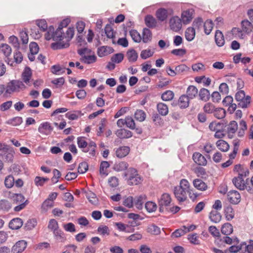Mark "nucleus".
Instances as JSON below:
<instances>
[{"instance_id":"nucleus-59","label":"nucleus","mask_w":253,"mask_h":253,"mask_svg":"<svg viewBox=\"0 0 253 253\" xmlns=\"http://www.w3.org/2000/svg\"><path fill=\"white\" fill-rule=\"evenodd\" d=\"M215 109L214 105L210 102L207 103L203 107L204 112L208 114L212 113Z\"/></svg>"},{"instance_id":"nucleus-64","label":"nucleus","mask_w":253,"mask_h":253,"mask_svg":"<svg viewBox=\"0 0 253 253\" xmlns=\"http://www.w3.org/2000/svg\"><path fill=\"white\" fill-rule=\"evenodd\" d=\"M14 182V177L11 175H8L5 177L4 180V184L6 187L8 188H11Z\"/></svg>"},{"instance_id":"nucleus-63","label":"nucleus","mask_w":253,"mask_h":253,"mask_svg":"<svg viewBox=\"0 0 253 253\" xmlns=\"http://www.w3.org/2000/svg\"><path fill=\"white\" fill-rule=\"evenodd\" d=\"M48 228L51 230L53 232L59 229L57 221L54 219H50L48 223Z\"/></svg>"},{"instance_id":"nucleus-62","label":"nucleus","mask_w":253,"mask_h":253,"mask_svg":"<svg viewBox=\"0 0 253 253\" xmlns=\"http://www.w3.org/2000/svg\"><path fill=\"white\" fill-rule=\"evenodd\" d=\"M36 24L43 32H45L48 29L46 21L44 19L37 20Z\"/></svg>"},{"instance_id":"nucleus-52","label":"nucleus","mask_w":253,"mask_h":253,"mask_svg":"<svg viewBox=\"0 0 253 253\" xmlns=\"http://www.w3.org/2000/svg\"><path fill=\"white\" fill-rule=\"evenodd\" d=\"M11 208V204L7 200H0V210L8 211Z\"/></svg>"},{"instance_id":"nucleus-9","label":"nucleus","mask_w":253,"mask_h":253,"mask_svg":"<svg viewBox=\"0 0 253 253\" xmlns=\"http://www.w3.org/2000/svg\"><path fill=\"white\" fill-rule=\"evenodd\" d=\"M192 158L194 162L199 166H205L207 164V161L205 157L199 152L194 153Z\"/></svg>"},{"instance_id":"nucleus-39","label":"nucleus","mask_w":253,"mask_h":253,"mask_svg":"<svg viewBox=\"0 0 253 253\" xmlns=\"http://www.w3.org/2000/svg\"><path fill=\"white\" fill-rule=\"evenodd\" d=\"M146 199L145 195H140L137 197L134 201V204L136 208L138 210H141L143 207V204Z\"/></svg>"},{"instance_id":"nucleus-37","label":"nucleus","mask_w":253,"mask_h":253,"mask_svg":"<svg viewBox=\"0 0 253 253\" xmlns=\"http://www.w3.org/2000/svg\"><path fill=\"white\" fill-rule=\"evenodd\" d=\"M233 231V226L229 223H224L221 228V233L225 235H230Z\"/></svg>"},{"instance_id":"nucleus-53","label":"nucleus","mask_w":253,"mask_h":253,"mask_svg":"<svg viewBox=\"0 0 253 253\" xmlns=\"http://www.w3.org/2000/svg\"><path fill=\"white\" fill-rule=\"evenodd\" d=\"M134 117L136 120L139 122H143L146 118V114L142 110H137L134 114Z\"/></svg>"},{"instance_id":"nucleus-6","label":"nucleus","mask_w":253,"mask_h":253,"mask_svg":"<svg viewBox=\"0 0 253 253\" xmlns=\"http://www.w3.org/2000/svg\"><path fill=\"white\" fill-rule=\"evenodd\" d=\"M27 246V243L25 240H20L17 242L12 247V253H21Z\"/></svg>"},{"instance_id":"nucleus-31","label":"nucleus","mask_w":253,"mask_h":253,"mask_svg":"<svg viewBox=\"0 0 253 253\" xmlns=\"http://www.w3.org/2000/svg\"><path fill=\"white\" fill-rule=\"evenodd\" d=\"M190 99L186 95H182L180 96L179 101V106L180 108H186L189 106V100Z\"/></svg>"},{"instance_id":"nucleus-54","label":"nucleus","mask_w":253,"mask_h":253,"mask_svg":"<svg viewBox=\"0 0 253 253\" xmlns=\"http://www.w3.org/2000/svg\"><path fill=\"white\" fill-rule=\"evenodd\" d=\"M23 122V119L21 117H16L8 120L7 123L13 126H19Z\"/></svg>"},{"instance_id":"nucleus-19","label":"nucleus","mask_w":253,"mask_h":253,"mask_svg":"<svg viewBox=\"0 0 253 253\" xmlns=\"http://www.w3.org/2000/svg\"><path fill=\"white\" fill-rule=\"evenodd\" d=\"M199 99L204 102H207L209 100L211 95L210 91L206 88H201L199 92Z\"/></svg>"},{"instance_id":"nucleus-12","label":"nucleus","mask_w":253,"mask_h":253,"mask_svg":"<svg viewBox=\"0 0 253 253\" xmlns=\"http://www.w3.org/2000/svg\"><path fill=\"white\" fill-rule=\"evenodd\" d=\"M171 202V199L170 195L168 193H164L159 200L158 205L167 207L169 205Z\"/></svg>"},{"instance_id":"nucleus-35","label":"nucleus","mask_w":253,"mask_h":253,"mask_svg":"<svg viewBox=\"0 0 253 253\" xmlns=\"http://www.w3.org/2000/svg\"><path fill=\"white\" fill-rule=\"evenodd\" d=\"M7 197L13 199L14 202L17 204L18 202L24 203L25 200L24 196L21 194H14L9 192Z\"/></svg>"},{"instance_id":"nucleus-7","label":"nucleus","mask_w":253,"mask_h":253,"mask_svg":"<svg viewBox=\"0 0 253 253\" xmlns=\"http://www.w3.org/2000/svg\"><path fill=\"white\" fill-rule=\"evenodd\" d=\"M53 129V127L47 122L41 124L38 128V131L40 133L46 135L50 134Z\"/></svg>"},{"instance_id":"nucleus-43","label":"nucleus","mask_w":253,"mask_h":253,"mask_svg":"<svg viewBox=\"0 0 253 253\" xmlns=\"http://www.w3.org/2000/svg\"><path fill=\"white\" fill-rule=\"evenodd\" d=\"M86 197L89 202L93 205H97L98 203V200L96 194L91 191L86 192Z\"/></svg>"},{"instance_id":"nucleus-30","label":"nucleus","mask_w":253,"mask_h":253,"mask_svg":"<svg viewBox=\"0 0 253 253\" xmlns=\"http://www.w3.org/2000/svg\"><path fill=\"white\" fill-rule=\"evenodd\" d=\"M80 60L84 63L90 64L96 61L97 57L94 54L92 55H84V56L81 57Z\"/></svg>"},{"instance_id":"nucleus-29","label":"nucleus","mask_w":253,"mask_h":253,"mask_svg":"<svg viewBox=\"0 0 253 253\" xmlns=\"http://www.w3.org/2000/svg\"><path fill=\"white\" fill-rule=\"evenodd\" d=\"M53 233L54 238L57 242L63 243L66 241V238L65 236V234L60 229L54 231Z\"/></svg>"},{"instance_id":"nucleus-58","label":"nucleus","mask_w":253,"mask_h":253,"mask_svg":"<svg viewBox=\"0 0 253 253\" xmlns=\"http://www.w3.org/2000/svg\"><path fill=\"white\" fill-rule=\"evenodd\" d=\"M124 55L122 53H118L114 54L111 58V61L115 63H120L124 59Z\"/></svg>"},{"instance_id":"nucleus-4","label":"nucleus","mask_w":253,"mask_h":253,"mask_svg":"<svg viewBox=\"0 0 253 253\" xmlns=\"http://www.w3.org/2000/svg\"><path fill=\"white\" fill-rule=\"evenodd\" d=\"M246 181L243 179V174H238V176L232 179V183L238 189L244 190L246 188Z\"/></svg>"},{"instance_id":"nucleus-22","label":"nucleus","mask_w":253,"mask_h":253,"mask_svg":"<svg viewBox=\"0 0 253 253\" xmlns=\"http://www.w3.org/2000/svg\"><path fill=\"white\" fill-rule=\"evenodd\" d=\"M241 25L243 31L247 34L251 33L253 29L252 23L248 20H243Z\"/></svg>"},{"instance_id":"nucleus-13","label":"nucleus","mask_w":253,"mask_h":253,"mask_svg":"<svg viewBox=\"0 0 253 253\" xmlns=\"http://www.w3.org/2000/svg\"><path fill=\"white\" fill-rule=\"evenodd\" d=\"M32 71L30 68L26 67L22 74V79L23 82L29 85H31V84H29V83L32 77Z\"/></svg>"},{"instance_id":"nucleus-51","label":"nucleus","mask_w":253,"mask_h":253,"mask_svg":"<svg viewBox=\"0 0 253 253\" xmlns=\"http://www.w3.org/2000/svg\"><path fill=\"white\" fill-rule=\"evenodd\" d=\"M226 115L225 110L222 108H216L214 111V116L218 119H221L225 117Z\"/></svg>"},{"instance_id":"nucleus-36","label":"nucleus","mask_w":253,"mask_h":253,"mask_svg":"<svg viewBox=\"0 0 253 253\" xmlns=\"http://www.w3.org/2000/svg\"><path fill=\"white\" fill-rule=\"evenodd\" d=\"M128 164L126 162H119L116 163L113 167V169L117 171H121L127 169Z\"/></svg>"},{"instance_id":"nucleus-27","label":"nucleus","mask_w":253,"mask_h":253,"mask_svg":"<svg viewBox=\"0 0 253 253\" xmlns=\"http://www.w3.org/2000/svg\"><path fill=\"white\" fill-rule=\"evenodd\" d=\"M145 23L146 25L150 28H154L157 25V21L155 18L151 15H147L145 17Z\"/></svg>"},{"instance_id":"nucleus-61","label":"nucleus","mask_w":253,"mask_h":253,"mask_svg":"<svg viewBox=\"0 0 253 253\" xmlns=\"http://www.w3.org/2000/svg\"><path fill=\"white\" fill-rule=\"evenodd\" d=\"M145 207L146 210L149 212H152L155 211L157 207L156 203L151 201L146 202L145 203Z\"/></svg>"},{"instance_id":"nucleus-15","label":"nucleus","mask_w":253,"mask_h":253,"mask_svg":"<svg viewBox=\"0 0 253 253\" xmlns=\"http://www.w3.org/2000/svg\"><path fill=\"white\" fill-rule=\"evenodd\" d=\"M23 221L20 218L12 219L9 223V227L12 230L19 229L23 225Z\"/></svg>"},{"instance_id":"nucleus-40","label":"nucleus","mask_w":253,"mask_h":253,"mask_svg":"<svg viewBox=\"0 0 253 253\" xmlns=\"http://www.w3.org/2000/svg\"><path fill=\"white\" fill-rule=\"evenodd\" d=\"M174 96V92L170 90H166L161 95V98L164 101H171Z\"/></svg>"},{"instance_id":"nucleus-10","label":"nucleus","mask_w":253,"mask_h":253,"mask_svg":"<svg viewBox=\"0 0 253 253\" xmlns=\"http://www.w3.org/2000/svg\"><path fill=\"white\" fill-rule=\"evenodd\" d=\"M193 18V10H186L184 11L181 14V21L184 24H187L190 22Z\"/></svg>"},{"instance_id":"nucleus-60","label":"nucleus","mask_w":253,"mask_h":253,"mask_svg":"<svg viewBox=\"0 0 253 253\" xmlns=\"http://www.w3.org/2000/svg\"><path fill=\"white\" fill-rule=\"evenodd\" d=\"M154 53V52L150 49L142 50L140 53V57L143 59H146L152 56Z\"/></svg>"},{"instance_id":"nucleus-34","label":"nucleus","mask_w":253,"mask_h":253,"mask_svg":"<svg viewBox=\"0 0 253 253\" xmlns=\"http://www.w3.org/2000/svg\"><path fill=\"white\" fill-rule=\"evenodd\" d=\"M185 39L188 42L194 40L195 37V30L194 27H188L185 32Z\"/></svg>"},{"instance_id":"nucleus-32","label":"nucleus","mask_w":253,"mask_h":253,"mask_svg":"<svg viewBox=\"0 0 253 253\" xmlns=\"http://www.w3.org/2000/svg\"><path fill=\"white\" fill-rule=\"evenodd\" d=\"M221 215L216 211H212L209 214V218L214 223H218L221 219Z\"/></svg>"},{"instance_id":"nucleus-45","label":"nucleus","mask_w":253,"mask_h":253,"mask_svg":"<svg viewBox=\"0 0 253 253\" xmlns=\"http://www.w3.org/2000/svg\"><path fill=\"white\" fill-rule=\"evenodd\" d=\"M104 30L105 34L108 38H115V33L114 32L113 29L110 24H107L106 25Z\"/></svg>"},{"instance_id":"nucleus-46","label":"nucleus","mask_w":253,"mask_h":253,"mask_svg":"<svg viewBox=\"0 0 253 253\" xmlns=\"http://www.w3.org/2000/svg\"><path fill=\"white\" fill-rule=\"evenodd\" d=\"M251 97L249 95L246 96L243 99L239 101L238 106L239 107L246 108L251 103Z\"/></svg>"},{"instance_id":"nucleus-11","label":"nucleus","mask_w":253,"mask_h":253,"mask_svg":"<svg viewBox=\"0 0 253 253\" xmlns=\"http://www.w3.org/2000/svg\"><path fill=\"white\" fill-rule=\"evenodd\" d=\"M14 153L15 152L12 148L4 153H0V156L2 157V159L4 162L12 163Z\"/></svg>"},{"instance_id":"nucleus-42","label":"nucleus","mask_w":253,"mask_h":253,"mask_svg":"<svg viewBox=\"0 0 253 253\" xmlns=\"http://www.w3.org/2000/svg\"><path fill=\"white\" fill-rule=\"evenodd\" d=\"M137 170L133 168H129L126 172L123 174L124 177H127V178H131L135 176H139Z\"/></svg>"},{"instance_id":"nucleus-23","label":"nucleus","mask_w":253,"mask_h":253,"mask_svg":"<svg viewBox=\"0 0 253 253\" xmlns=\"http://www.w3.org/2000/svg\"><path fill=\"white\" fill-rule=\"evenodd\" d=\"M215 41L216 44L218 46H222L225 43L224 38L222 33L219 31L217 30L215 34Z\"/></svg>"},{"instance_id":"nucleus-16","label":"nucleus","mask_w":253,"mask_h":253,"mask_svg":"<svg viewBox=\"0 0 253 253\" xmlns=\"http://www.w3.org/2000/svg\"><path fill=\"white\" fill-rule=\"evenodd\" d=\"M130 151L128 146H121L116 151V155L118 158H122L127 155Z\"/></svg>"},{"instance_id":"nucleus-25","label":"nucleus","mask_w":253,"mask_h":253,"mask_svg":"<svg viewBox=\"0 0 253 253\" xmlns=\"http://www.w3.org/2000/svg\"><path fill=\"white\" fill-rule=\"evenodd\" d=\"M152 34L151 31L148 28H144L142 32V37H141V40L143 42L148 43L152 40Z\"/></svg>"},{"instance_id":"nucleus-5","label":"nucleus","mask_w":253,"mask_h":253,"mask_svg":"<svg viewBox=\"0 0 253 253\" xmlns=\"http://www.w3.org/2000/svg\"><path fill=\"white\" fill-rule=\"evenodd\" d=\"M181 20L178 16H174L169 20V27L174 32H178L182 27Z\"/></svg>"},{"instance_id":"nucleus-41","label":"nucleus","mask_w":253,"mask_h":253,"mask_svg":"<svg viewBox=\"0 0 253 253\" xmlns=\"http://www.w3.org/2000/svg\"><path fill=\"white\" fill-rule=\"evenodd\" d=\"M224 214L227 220H230L234 217V212L233 208L230 206L224 208Z\"/></svg>"},{"instance_id":"nucleus-49","label":"nucleus","mask_w":253,"mask_h":253,"mask_svg":"<svg viewBox=\"0 0 253 253\" xmlns=\"http://www.w3.org/2000/svg\"><path fill=\"white\" fill-rule=\"evenodd\" d=\"M129 34L132 40L135 42H140L141 41V37L140 34L135 30H131L129 32Z\"/></svg>"},{"instance_id":"nucleus-8","label":"nucleus","mask_w":253,"mask_h":253,"mask_svg":"<svg viewBox=\"0 0 253 253\" xmlns=\"http://www.w3.org/2000/svg\"><path fill=\"white\" fill-rule=\"evenodd\" d=\"M228 199L229 202L233 204H237L240 202L241 196L240 193L236 190H231L228 192Z\"/></svg>"},{"instance_id":"nucleus-47","label":"nucleus","mask_w":253,"mask_h":253,"mask_svg":"<svg viewBox=\"0 0 253 253\" xmlns=\"http://www.w3.org/2000/svg\"><path fill=\"white\" fill-rule=\"evenodd\" d=\"M64 39L66 41L69 43L71 40L74 35V29L73 27H69L68 28L66 33H64Z\"/></svg>"},{"instance_id":"nucleus-17","label":"nucleus","mask_w":253,"mask_h":253,"mask_svg":"<svg viewBox=\"0 0 253 253\" xmlns=\"http://www.w3.org/2000/svg\"><path fill=\"white\" fill-rule=\"evenodd\" d=\"M116 135L121 139H126L131 137L132 136V133L130 130L122 128L117 131Z\"/></svg>"},{"instance_id":"nucleus-26","label":"nucleus","mask_w":253,"mask_h":253,"mask_svg":"<svg viewBox=\"0 0 253 253\" xmlns=\"http://www.w3.org/2000/svg\"><path fill=\"white\" fill-rule=\"evenodd\" d=\"M198 89L194 85H189L186 90V96L190 99L194 98L198 94Z\"/></svg>"},{"instance_id":"nucleus-55","label":"nucleus","mask_w":253,"mask_h":253,"mask_svg":"<svg viewBox=\"0 0 253 253\" xmlns=\"http://www.w3.org/2000/svg\"><path fill=\"white\" fill-rule=\"evenodd\" d=\"M177 187L181 188L186 191H189L190 189V185L188 181L186 179H182L179 182V185Z\"/></svg>"},{"instance_id":"nucleus-56","label":"nucleus","mask_w":253,"mask_h":253,"mask_svg":"<svg viewBox=\"0 0 253 253\" xmlns=\"http://www.w3.org/2000/svg\"><path fill=\"white\" fill-rule=\"evenodd\" d=\"M237 128L238 125L237 122L235 121H231L227 128V132L228 133L234 134L236 132Z\"/></svg>"},{"instance_id":"nucleus-38","label":"nucleus","mask_w":253,"mask_h":253,"mask_svg":"<svg viewBox=\"0 0 253 253\" xmlns=\"http://www.w3.org/2000/svg\"><path fill=\"white\" fill-rule=\"evenodd\" d=\"M77 143L78 147L83 149L82 151L84 153H87L89 151L88 148H86L87 146V142L82 137H79L77 138Z\"/></svg>"},{"instance_id":"nucleus-18","label":"nucleus","mask_w":253,"mask_h":253,"mask_svg":"<svg viewBox=\"0 0 253 253\" xmlns=\"http://www.w3.org/2000/svg\"><path fill=\"white\" fill-rule=\"evenodd\" d=\"M58 42L52 43L51 44V47L53 50H58L63 48H67L69 46L70 43L66 42H61L59 41H57Z\"/></svg>"},{"instance_id":"nucleus-1","label":"nucleus","mask_w":253,"mask_h":253,"mask_svg":"<svg viewBox=\"0 0 253 253\" xmlns=\"http://www.w3.org/2000/svg\"><path fill=\"white\" fill-rule=\"evenodd\" d=\"M26 86L23 82L18 80H13L7 83L6 86L5 93L11 94L15 92H19L21 90H24Z\"/></svg>"},{"instance_id":"nucleus-2","label":"nucleus","mask_w":253,"mask_h":253,"mask_svg":"<svg viewBox=\"0 0 253 253\" xmlns=\"http://www.w3.org/2000/svg\"><path fill=\"white\" fill-rule=\"evenodd\" d=\"M54 28L53 26H50L48 28V34L51 33V37L53 41H61L64 39L63 30L58 28L54 32Z\"/></svg>"},{"instance_id":"nucleus-57","label":"nucleus","mask_w":253,"mask_h":253,"mask_svg":"<svg viewBox=\"0 0 253 253\" xmlns=\"http://www.w3.org/2000/svg\"><path fill=\"white\" fill-rule=\"evenodd\" d=\"M141 180L140 175L135 176L131 178H127V183L129 185H137L141 182Z\"/></svg>"},{"instance_id":"nucleus-33","label":"nucleus","mask_w":253,"mask_h":253,"mask_svg":"<svg viewBox=\"0 0 253 253\" xmlns=\"http://www.w3.org/2000/svg\"><path fill=\"white\" fill-rule=\"evenodd\" d=\"M126 55L129 62H135L138 58V53L134 49H129Z\"/></svg>"},{"instance_id":"nucleus-44","label":"nucleus","mask_w":253,"mask_h":253,"mask_svg":"<svg viewBox=\"0 0 253 253\" xmlns=\"http://www.w3.org/2000/svg\"><path fill=\"white\" fill-rule=\"evenodd\" d=\"M213 23L211 20H207L205 21L203 25L204 32L206 35H209L212 28H213Z\"/></svg>"},{"instance_id":"nucleus-14","label":"nucleus","mask_w":253,"mask_h":253,"mask_svg":"<svg viewBox=\"0 0 253 253\" xmlns=\"http://www.w3.org/2000/svg\"><path fill=\"white\" fill-rule=\"evenodd\" d=\"M114 51L112 47L107 46H102L97 49V54L100 57H103L108 54H110Z\"/></svg>"},{"instance_id":"nucleus-20","label":"nucleus","mask_w":253,"mask_h":253,"mask_svg":"<svg viewBox=\"0 0 253 253\" xmlns=\"http://www.w3.org/2000/svg\"><path fill=\"white\" fill-rule=\"evenodd\" d=\"M168 10L164 8H160L157 11L156 15L158 19L161 21H164L168 17Z\"/></svg>"},{"instance_id":"nucleus-3","label":"nucleus","mask_w":253,"mask_h":253,"mask_svg":"<svg viewBox=\"0 0 253 253\" xmlns=\"http://www.w3.org/2000/svg\"><path fill=\"white\" fill-rule=\"evenodd\" d=\"M173 191L175 198L179 203L183 202L187 200V191L186 190L177 186H175L173 188Z\"/></svg>"},{"instance_id":"nucleus-50","label":"nucleus","mask_w":253,"mask_h":253,"mask_svg":"<svg viewBox=\"0 0 253 253\" xmlns=\"http://www.w3.org/2000/svg\"><path fill=\"white\" fill-rule=\"evenodd\" d=\"M51 72L54 75H59L65 73V69H62L59 65H54L51 67Z\"/></svg>"},{"instance_id":"nucleus-24","label":"nucleus","mask_w":253,"mask_h":253,"mask_svg":"<svg viewBox=\"0 0 253 253\" xmlns=\"http://www.w3.org/2000/svg\"><path fill=\"white\" fill-rule=\"evenodd\" d=\"M193 184L196 189L201 191H205L208 188L207 185L200 179H194Z\"/></svg>"},{"instance_id":"nucleus-28","label":"nucleus","mask_w":253,"mask_h":253,"mask_svg":"<svg viewBox=\"0 0 253 253\" xmlns=\"http://www.w3.org/2000/svg\"><path fill=\"white\" fill-rule=\"evenodd\" d=\"M217 147L221 151L225 152L229 150V144L225 140L219 139L216 143Z\"/></svg>"},{"instance_id":"nucleus-48","label":"nucleus","mask_w":253,"mask_h":253,"mask_svg":"<svg viewBox=\"0 0 253 253\" xmlns=\"http://www.w3.org/2000/svg\"><path fill=\"white\" fill-rule=\"evenodd\" d=\"M0 50L3 53L5 57H8L11 53V48L7 44H2L0 46Z\"/></svg>"},{"instance_id":"nucleus-21","label":"nucleus","mask_w":253,"mask_h":253,"mask_svg":"<svg viewBox=\"0 0 253 253\" xmlns=\"http://www.w3.org/2000/svg\"><path fill=\"white\" fill-rule=\"evenodd\" d=\"M157 109L159 114L161 116H165L169 113V108L164 103H158L157 105Z\"/></svg>"}]
</instances>
